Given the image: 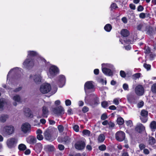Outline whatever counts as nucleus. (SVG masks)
Returning a JSON list of instances; mask_svg holds the SVG:
<instances>
[{
  "instance_id": "1",
  "label": "nucleus",
  "mask_w": 156,
  "mask_h": 156,
  "mask_svg": "<svg viewBox=\"0 0 156 156\" xmlns=\"http://www.w3.org/2000/svg\"><path fill=\"white\" fill-rule=\"evenodd\" d=\"M84 101L85 103L92 106H94L99 103L98 98L97 95L92 94L85 97Z\"/></svg>"
},
{
  "instance_id": "2",
  "label": "nucleus",
  "mask_w": 156,
  "mask_h": 156,
  "mask_svg": "<svg viewBox=\"0 0 156 156\" xmlns=\"http://www.w3.org/2000/svg\"><path fill=\"white\" fill-rule=\"evenodd\" d=\"M58 73V68L55 66H51L49 69L48 75L50 78H51L56 75Z\"/></svg>"
},
{
  "instance_id": "3",
  "label": "nucleus",
  "mask_w": 156,
  "mask_h": 156,
  "mask_svg": "<svg viewBox=\"0 0 156 156\" xmlns=\"http://www.w3.org/2000/svg\"><path fill=\"white\" fill-rule=\"evenodd\" d=\"M40 91L43 94H46L49 92L51 90V87L49 84L44 83L42 84L40 88Z\"/></svg>"
},
{
  "instance_id": "4",
  "label": "nucleus",
  "mask_w": 156,
  "mask_h": 156,
  "mask_svg": "<svg viewBox=\"0 0 156 156\" xmlns=\"http://www.w3.org/2000/svg\"><path fill=\"white\" fill-rule=\"evenodd\" d=\"M148 112L144 110H142L140 112V119L142 122L146 123L148 120Z\"/></svg>"
},
{
  "instance_id": "5",
  "label": "nucleus",
  "mask_w": 156,
  "mask_h": 156,
  "mask_svg": "<svg viewBox=\"0 0 156 156\" xmlns=\"http://www.w3.org/2000/svg\"><path fill=\"white\" fill-rule=\"evenodd\" d=\"M115 137L116 140L119 141H122L125 139V133L122 131H118L115 133Z\"/></svg>"
},
{
  "instance_id": "6",
  "label": "nucleus",
  "mask_w": 156,
  "mask_h": 156,
  "mask_svg": "<svg viewBox=\"0 0 156 156\" xmlns=\"http://www.w3.org/2000/svg\"><path fill=\"white\" fill-rule=\"evenodd\" d=\"M3 131L6 135H10L14 132V128L12 125L6 126L4 127Z\"/></svg>"
},
{
  "instance_id": "7",
  "label": "nucleus",
  "mask_w": 156,
  "mask_h": 156,
  "mask_svg": "<svg viewBox=\"0 0 156 156\" xmlns=\"http://www.w3.org/2000/svg\"><path fill=\"white\" fill-rule=\"evenodd\" d=\"M53 112L57 116L61 115L64 114V110L61 106H59L54 108L53 109Z\"/></svg>"
},
{
  "instance_id": "8",
  "label": "nucleus",
  "mask_w": 156,
  "mask_h": 156,
  "mask_svg": "<svg viewBox=\"0 0 156 156\" xmlns=\"http://www.w3.org/2000/svg\"><path fill=\"white\" fill-rule=\"evenodd\" d=\"M45 138L49 141H52L54 139L53 138L51 129H47L44 132Z\"/></svg>"
},
{
  "instance_id": "9",
  "label": "nucleus",
  "mask_w": 156,
  "mask_h": 156,
  "mask_svg": "<svg viewBox=\"0 0 156 156\" xmlns=\"http://www.w3.org/2000/svg\"><path fill=\"white\" fill-rule=\"evenodd\" d=\"M85 145V143L84 141L80 140L77 141L75 144V147L76 149L80 150L84 149Z\"/></svg>"
},
{
  "instance_id": "10",
  "label": "nucleus",
  "mask_w": 156,
  "mask_h": 156,
  "mask_svg": "<svg viewBox=\"0 0 156 156\" xmlns=\"http://www.w3.org/2000/svg\"><path fill=\"white\" fill-rule=\"evenodd\" d=\"M135 92L138 95H142L144 93V89L143 86L139 85L136 86L135 89Z\"/></svg>"
},
{
  "instance_id": "11",
  "label": "nucleus",
  "mask_w": 156,
  "mask_h": 156,
  "mask_svg": "<svg viewBox=\"0 0 156 156\" xmlns=\"http://www.w3.org/2000/svg\"><path fill=\"white\" fill-rule=\"evenodd\" d=\"M58 83L60 87H62L65 84L66 81L65 76L60 75L58 77Z\"/></svg>"
},
{
  "instance_id": "12",
  "label": "nucleus",
  "mask_w": 156,
  "mask_h": 156,
  "mask_svg": "<svg viewBox=\"0 0 156 156\" xmlns=\"http://www.w3.org/2000/svg\"><path fill=\"white\" fill-rule=\"evenodd\" d=\"M135 130L139 133H141L145 130V127L141 123H138L135 128Z\"/></svg>"
},
{
  "instance_id": "13",
  "label": "nucleus",
  "mask_w": 156,
  "mask_h": 156,
  "mask_svg": "<svg viewBox=\"0 0 156 156\" xmlns=\"http://www.w3.org/2000/svg\"><path fill=\"white\" fill-rule=\"evenodd\" d=\"M33 148V149L37 153H40L43 148L42 144L38 143L36 144L34 147L31 146Z\"/></svg>"
},
{
  "instance_id": "14",
  "label": "nucleus",
  "mask_w": 156,
  "mask_h": 156,
  "mask_svg": "<svg viewBox=\"0 0 156 156\" xmlns=\"http://www.w3.org/2000/svg\"><path fill=\"white\" fill-rule=\"evenodd\" d=\"M94 86L92 83V81H89L86 82L84 84V89L86 93L87 92L88 90L92 89Z\"/></svg>"
},
{
  "instance_id": "15",
  "label": "nucleus",
  "mask_w": 156,
  "mask_h": 156,
  "mask_svg": "<svg viewBox=\"0 0 156 156\" xmlns=\"http://www.w3.org/2000/svg\"><path fill=\"white\" fill-rule=\"evenodd\" d=\"M60 139V138H58V142H64L65 144H69L71 142V138L67 136H65L62 138L61 140Z\"/></svg>"
},
{
  "instance_id": "16",
  "label": "nucleus",
  "mask_w": 156,
  "mask_h": 156,
  "mask_svg": "<svg viewBox=\"0 0 156 156\" xmlns=\"http://www.w3.org/2000/svg\"><path fill=\"white\" fill-rule=\"evenodd\" d=\"M147 26L146 24L141 23L137 26V29L139 30H141L143 32L145 31L147 28Z\"/></svg>"
},
{
  "instance_id": "17",
  "label": "nucleus",
  "mask_w": 156,
  "mask_h": 156,
  "mask_svg": "<svg viewBox=\"0 0 156 156\" xmlns=\"http://www.w3.org/2000/svg\"><path fill=\"white\" fill-rule=\"evenodd\" d=\"M127 99L130 103H132L136 99V95L133 93H130L127 95Z\"/></svg>"
},
{
  "instance_id": "18",
  "label": "nucleus",
  "mask_w": 156,
  "mask_h": 156,
  "mask_svg": "<svg viewBox=\"0 0 156 156\" xmlns=\"http://www.w3.org/2000/svg\"><path fill=\"white\" fill-rule=\"evenodd\" d=\"M38 55L37 53L35 51H30V57H35L37 56ZM34 65V59L32 60L31 61L30 60V67H33Z\"/></svg>"
},
{
  "instance_id": "19",
  "label": "nucleus",
  "mask_w": 156,
  "mask_h": 156,
  "mask_svg": "<svg viewBox=\"0 0 156 156\" xmlns=\"http://www.w3.org/2000/svg\"><path fill=\"white\" fill-rule=\"evenodd\" d=\"M23 74L21 72L17 73L14 76L15 80L17 81H20L23 78Z\"/></svg>"
},
{
  "instance_id": "20",
  "label": "nucleus",
  "mask_w": 156,
  "mask_h": 156,
  "mask_svg": "<svg viewBox=\"0 0 156 156\" xmlns=\"http://www.w3.org/2000/svg\"><path fill=\"white\" fill-rule=\"evenodd\" d=\"M29 124L28 123H25L22 126L21 130L24 133H26L29 130Z\"/></svg>"
},
{
  "instance_id": "21",
  "label": "nucleus",
  "mask_w": 156,
  "mask_h": 156,
  "mask_svg": "<svg viewBox=\"0 0 156 156\" xmlns=\"http://www.w3.org/2000/svg\"><path fill=\"white\" fill-rule=\"evenodd\" d=\"M16 140L15 138H11L8 140L7 142V145L9 148H12L14 146Z\"/></svg>"
},
{
  "instance_id": "22",
  "label": "nucleus",
  "mask_w": 156,
  "mask_h": 156,
  "mask_svg": "<svg viewBox=\"0 0 156 156\" xmlns=\"http://www.w3.org/2000/svg\"><path fill=\"white\" fill-rule=\"evenodd\" d=\"M102 70L103 73L108 76H111L112 75V73L111 70L105 67L102 68Z\"/></svg>"
},
{
  "instance_id": "23",
  "label": "nucleus",
  "mask_w": 156,
  "mask_h": 156,
  "mask_svg": "<svg viewBox=\"0 0 156 156\" xmlns=\"http://www.w3.org/2000/svg\"><path fill=\"white\" fill-rule=\"evenodd\" d=\"M145 31L146 32V33L147 34L150 36L153 35L155 34V32L153 29L152 27L150 26H148L147 30Z\"/></svg>"
},
{
  "instance_id": "24",
  "label": "nucleus",
  "mask_w": 156,
  "mask_h": 156,
  "mask_svg": "<svg viewBox=\"0 0 156 156\" xmlns=\"http://www.w3.org/2000/svg\"><path fill=\"white\" fill-rule=\"evenodd\" d=\"M44 149L47 152H52L54 151V147L52 145H46L44 146Z\"/></svg>"
},
{
  "instance_id": "25",
  "label": "nucleus",
  "mask_w": 156,
  "mask_h": 156,
  "mask_svg": "<svg viewBox=\"0 0 156 156\" xmlns=\"http://www.w3.org/2000/svg\"><path fill=\"white\" fill-rule=\"evenodd\" d=\"M23 67L24 69H28L29 68V58H27L25 59L23 63Z\"/></svg>"
},
{
  "instance_id": "26",
  "label": "nucleus",
  "mask_w": 156,
  "mask_h": 156,
  "mask_svg": "<svg viewBox=\"0 0 156 156\" xmlns=\"http://www.w3.org/2000/svg\"><path fill=\"white\" fill-rule=\"evenodd\" d=\"M48 112V108L45 106H44L42 109V116L43 117L47 118Z\"/></svg>"
},
{
  "instance_id": "27",
  "label": "nucleus",
  "mask_w": 156,
  "mask_h": 156,
  "mask_svg": "<svg viewBox=\"0 0 156 156\" xmlns=\"http://www.w3.org/2000/svg\"><path fill=\"white\" fill-rule=\"evenodd\" d=\"M121 35L124 37H126L129 35V32L127 29H123L121 31Z\"/></svg>"
},
{
  "instance_id": "28",
  "label": "nucleus",
  "mask_w": 156,
  "mask_h": 156,
  "mask_svg": "<svg viewBox=\"0 0 156 156\" xmlns=\"http://www.w3.org/2000/svg\"><path fill=\"white\" fill-rule=\"evenodd\" d=\"M105 139V136L103 134H100L98 137V140L99 143L103 142Z\"/></svg>"
},
{
  "instance_id": "29",
  "label": "nucleus",
  "mask_w": 156,
  "mask_h": 156,
  "mask_svg": "<svg viewBox=\"0 0 156 156\" xmlns=\"http://www.w3.org/2000/svg\"><path fill=\"white\" fill-rule=\"evenodd\" d=\"M150 127L152 131H154L156 129V122L153 121L151 123Z\"/></svg>"
},
{
  "instance_id": "30",
  "label": "nucleus",
  "mask_w": 156,
  "mask_h": 156,
  "mask_svg": "<svg viewBox=\"0 0 156 156\" xmlns=\"http://www.w3.org/2000/svg\"><path fill=\"white\" fill-rule=\"evenodd\" d=\"M37 139L35 137L31 136H30V144H34L37 142Z\"/></svg>"
},
{
  "instance_id": "31",
  "label": "nucleus",
  "mask_w": 156,
  "mask_h": 156,
  "mask_svg": "<svg viewBox=\"0 0 156 156\" xmlns=\"http://www.w3.org/2000/svg\"><path fill=\"white\" fill-rule=\"evenodd\" d=\"M34 82L36 83H39L41 82V76H35L34 79Z\"/></svg>"
},
{
  "instance_id": "32",
  "label": "nucleus",
  "mask_w": 156,
  "mask_h": 156,
  "mask_svg": "<svg viewBox=\"0 0 156 156\" xmlns=\"http://www.w3.org/2000/svg\"><path fill=\"white\" fill-rule=\"evenodd\" d=\"M18 149L20 151H24L27 149L26 146L23 144H20L18 146Z\"/></svg>"
},
{
  "instance_id": "33",
  "label": "nucleus",
  "mask_w": 156,
  "mask_h": 156,
  "mask_svg": "<svg viewBox=\"0 0 156 156\" xmlns=\"http://www.w3.org/2000/svg\"><path fill=\"white\" fill-rule=\"evenodd\" d=\"M116 121L117 124L119 125H122L124 122L123 119L121 117L118 118Z\"/></svg>"
},
{
  "instance_id": "34",
  "label": "nucleus",
  "mask_w": 156,
  "mask_h": 156,
  "mask_svg": "<svg viewBox=\"0 0 156 156\" xmlns=\"http://www.w3.org/2000/svg\"><path fill=\"white\" fill-rule=\"evenodd\" d=\"M112 26L110 24H107L104 27L105 30L107 32H110L112 29Z\"/></svg>"
},
{
  "instance_id": "35",
  "label": "nucleus",
  "mask_w": 156,
  "mask_h": 156,
  "mask_svg": "<svg viewBox=\"0 0 156 156\" xmlns=\"http://www.w3.org/2000/svg\"><path fill=\"white\" fill-rule=\"evenodd\" d=\"M5 101L2 99H0V111H2L3 109Z\"/></svg>"
},
{
  "instance_id": "36",
  "label": "nucleus",
  "mask_w": 156,
  "mask_h": 156,
  "mask_svg": "<svg viewBox=\"0 0 156 156\" xmlns=\"http://www.w3.org/2000/svg\"><path fill=\"white\" fill-rule=\"evenodd\" d=\"M148 141L150 144L153 145L155 143V140L154 137L150 136L149 137Z\"/></svg>"
},
{
  "instance_id": "37",
  "label": "nucleus",
  "mask_w": 156,
  "mask_h": 156,
  "mask_svg": "<svg viewBox=\"0 0 156 156\" xmlns=\"http://www.w3.org/2000/svg\"><path fill=\"white\" fill-rule=\"evenodd\" d=\"M12 99L15 101L19 102L20 101L21 98L19 95H16L13 97Z\"/></svg>"
},
{
  "instance_id": "38",
  "label": "nucleus",
  "mask_w": 156,
  "mask_h": 156,
  "mask_svg": "<svg viewBox=\"0 0 156 156\" xmlns=\"http://www.w3.org/2000/svg\"><path fill=\"white\" fill-rule=\"evenodd\" d=\"M151 90L153 94H156V83L153 84L151 86Z\"/></svg>"
},
{
  "instance_id": "39",
  "label": "nucleus",
  "mask_w": 156,
  "mask_h": 156,
  "mask_svg": "<svg viewBox=\"0 0 156 156\" xmlns=\"http://www.w3.org/2000/svg\"><path fill=\"white\" fill-rule=\"evenodd\" d=\"M24 115L27 117H29V108H24Z\"/></svg>"
},
{
  "instance_id": "40",
  "label": "nucleus",
  "mask_w": 156,
  "mask_h": 156,
  "mask_svg": "<svg viewBox=\"0 0 156 156\" xmlns=\"http://www.w3.org/2000/svg\"><path fill=\"white\" fill-rule=\"evenodd\" d=\"M82 133L83 135L89 136L90 135V132L88 130L84 129Z\"/></svg>"
},
{
  "instance_id": "41",
  "label": "nucleus",
  "mask_w": 156,
  "mask_h": 156,
  "mask_svg": "<svg viewBox=\"0 0 156 156\" xmlns=\"http://www.w3.org/2000/svg\"><path fill=\"white\" fill-rule=\"evenodd\" d=\"M125 122L128 127H131L133 126V122L131 120L126 121Z\"/></svg>"
},
{
  "instance_id": "42",
  "label": "nucleus",
  "mask_w": 156,
  "mask_h": 156,
  "mask_svg": "<svg viewBox=\"0 0 156 156\" xmlns=\"http://www.w3.org/2000/svg\"><path fill=\"white\" fill-rule=\"evenodd\" d=\"M108 125H109V128L110 129H113L115 126V124L112 121H109L108 123Z\"/></svg>"
},
{
  "instance_id": "43",
  "label": "nucleus",
  "mask_w": 156,
  "mask_h": 156,
  "mask_svg": "<svg viewBox=\"0 0 156 156\" xmlns=\"http://www.w3.org/2000/svg\"><path fill=\"white\" fill-rule=\"evenodd\" d=\"M23 87L22 86L19 87H18L16 88L13 90L14 93H17L20 91L22 89Z\"/></svg>"
},
{
  "instance_id": "44",
  "label": "nucleus",
  "mask_w": 156,
  "mask_h": 156,
  "mask_svg": "<svg viewBox=\"0 0 156 156\" xmlns=\"http://www.w3.org/2000/svg\"><path fill=\"white\" fill-rule=\"evenodd\" d=\"M102 106L105 108H107L108 106V103L106 101H103L101 102Z\"/></svg>"
},
{
  "instance_id": "45",
  "label": "nucleus",
  "mask_w": 156,
  "mask_h": 156,
  "mask_svg": "<svg viewBox=\"0 0 156 156\" xmlns=\"http://www.w3.org/2000/svg\"><path fill=\"white\" fill-rule=\"evenodd\" d=\"M58 128L59 133H62L63 132L64 129V127L62 125H59L58 126Z\"/></svg>"
},
{
  "instance_id": "46",
  "label": "nucleus",
  "mask_w": 156,
  "mask_h": 156,
  "mask_svg": "<svg viewBox=\"0 0 156 156\" xmlns=\"http://www.w3.org/2000/svg\"><path fill=\"white\" fill-rule=\"evenodd\" d=\"M106 146L104 144H102L98 147L99 150L101 151H104L106 149Z\"/></svg>"
},
{
  "instance_id": "47",
  "label": "nucleus",
  "mask_w": 156,
  "mask_h": 156,
  "mask_svg": "<svg viewBox=\"0 0 156 156\" xmlns=\"http://www.w3.org/2000/svg\"><path fill=\"white\" fill-rule=\"evenodd\" d=\"M144 67L146 69L147 71L150 70L151 69V65L147 64L146 63H144Z\"/></svg>"
},
{
  "instance_id": "48",
  "label": "nucleus",
  "mask_w": 156,
  "mask_h": 156,
  "mask_svg": "<svg viewBox=\"0 0 156 156\" xmlns=\"http://www.w3.org/2000/svg\"><path fill=\"white\" fill-rule=\"evenodd\" d=\"M140 73H137L133 75V76L135 79L139 78L140 76Z\"/></svg>"
},
{
  "instance_id": "49",
  "label": "nucleus",
  "mask_w": 156,
  "mask_h": 156,
  "mask_svg": "<svg viewBox=\"0 0 156 156\" xmlns=\"http://www.w3.org/2000/svg\"><path fill=\"white\" fill-rule=\"evenodd\" d=\"M110 8H111V10H112L113 9H115L116 8H118V7L117 6V4L115 3H113L111 4Z\"/></svg>"
},
{
  "instance_id": "50",
  "label": "nucleus",
  "mask_w": 156,
  "mask_h": 156,
  "mask_svg": "<svg viewBox=\"0 0 156 156\" xmlns=\"http://www.w3.org/2000/svg\"><path fill=\"white\" fill-rule=\"evenodd\" d=\"M151 51V50L150 48L149 47H146L144 49V53L145 54H149Z\"/></svg>"
},
{
  "instance_id": "51",
  "label": "nucleus",
  "mask_w": 156,
  "mask_h": 156,
  "mask_svg": "<svg viewBox=\"0 0 156 156\" xmlns=\"http://www.w3.org/2000/svg\"><path fill=\"white\" fill-rule=\"evenodd\" d=\"M89 108L87 106H84L83 107L82 111L83 113H86L89 111Z\"/></svg>"
},
{
  "instance_id": "52",
  "label": "nucleus",
  "mask_w": 156,
  "mask_h": 156,
  "mask_svg": "<svg viewBox=\"0 0 156 156\" xmlns=\"http://www.w3.org/2000/svg\"><path fill=\"white\" fill-rule=\"evenodd\" d=\"M122 87L125 90H129V86L127 83H124Z\"/></svg>"
},
{
  "instance_id": "53",
  "label": "nucleus",
  "mask_w": 156,
  "mask_h": 156,
  "mask_svg": "<svg viewBox=\"0 0 156 156\" xmlns=\"http://www.w3.org/2000/svg\"><path fill=\"white\" fill-rule=\"evenodd\" d=\"M73 129L74 130L76 131V132H78L79 130V126L78 125H75L73 126Z\"/></svg>"
},
{
  "instance_id": "54",
  "label": "nucleus",
  "mask_w": 156,
  "mask_h": 156,
  "mask_svg": "<svg viewBox=\"0 0 156 156\" xmlns=\"http://www.w3.org/2000/svg\"><path fill=\"white\" fill-rule=\"evenodd\" d=\"M6 115L2 116L0 117V120L2 122H4L6 121Z\"/></svg>"
},
{
  "instance_id": "55",
  "label": "nucleus",
  "mask_w": 156,
  "mask_h": 156,
  "mask_svg": "<svg viewBox=\"0 0 156 156\" xmlns=\"http://www.w3.org/2000/svg\"><path fill=\"white\" fill-rule=\"evenodd\" d=\"M120 76L123 78H125L126 76V73L123 71L121 70L120 72Z\"/></svg>"
},
{
  "instance_id": "56",
  "label": "nucleus",
  "mask_w": 156,
  "mask_h": 156,
  "mask_svg": "<svg viewBox=\"0 0 156 156\" xmlns=\"http://www.w3.org/2000/svg\"><path fill=\"white\" fill-rule=\"evenodd\" d=\"M119 98H115L113 101V103L116 105H118L119 104Z\"/></svg>"
},
{
  "instance_id": "57",
  "label": "nucleus",
  "mask_w": 156,
  "mask_h": 156,
  "mask_svg": "<svg viewBox=\"0 0 156 156\" xmlns=\"http://www.w3.org/2000/svg\"><path fill=\"white\" fill-rule=\"evenodd\" d=\"M107 115L105 113L103 114L101 116V119L102 120H105L107 118Z\"/></svg>"
},
{
  "instance_id": "58",
  "label": "nucleus",
  "mask_w": 156,
  "mask_h": 156,
  "mask_svg": "<svg viewBox=\"0 0 156 156\" xmlns=\"http://www.w3.org/2000/svg\"><path fill=\"white\" fill-rule=\"evenodd\" d=\"M144 9V8L143 6L141 5H139L137 7V10L138 12H141L143 11Z\"/></svg>"
},
{
  "instance_id": "59",
  "label": "nucleus",
  "mask_w": 156,
  "mask_h": 156,
  "mask_svg": "<svg viewBox=\"0 0 156 156\" xmlns=\"http://www.w3.org/2000/svg\"><path fill=\"white\" fill-rule=\"evenodd\" d=\"M65 104L67 106L70 105L71 104V101L69 99L66 100L65 101Z\"/></svg>"
},
{
  "instance_id": "60",
  "label": "nucleus",
  "mask_w": 156,
  "mask_h": 156,
  "mask_svg": "<svg viewBox=\"0 0 156 156\" xmlns=\"http://www.w3.org/2000/svg\"><path fill=\"white\" fill-rule=\"evenodd\" d=\"M37 138L38 140H41L43 139V137L41 134H38L37 135Z\"/></svg>"
},
{
  "instance_id": "61",
  "label": "nucleus",
  "mask_w": 156,
  "mask_h": 156,
  "mask_svg": "<svg viewBox=\"0 0 156 156\" xmlns=\"http://www.w3.org/2000/svg\"><path fill=\"white\" fill-rule=\"evenodd\" d=\"M129 8L132 10H135L136 9V6L133 3H131L129 5Z\"/></svg>"
},
{
  "instance_id": "62",
  "label": "nucleus",
  "mask_w": 156,
  "mask_h": 156,
  "mask_svg": "<svg viewBox=\"0 0 156 156\" xmlns=\"http://www.w3.org/2000/svg\"><path fill=\"white\" fill-rule=\"evenodd\" d=\"M144 105V102L143 101H142L137 104V107L139 108H141Z\"/></svg>"
},
{
  "instance_id": "63",
  "label": "nucleus",
  "mask_w": 156,
  "mask_h": 156,
  "mask_svg": "<svg viewBox=\"0 0 156 156\" xmlns=\"http://www.w3.org/2000/svg\"><path fill=\"white\" fill-rule=\"evenodd\" d=\"M146 14L141 13L139 14V17L141 19H144L146 17Z\"/></svg>"
},
{
  "instance_id": "64",
  "label": "nucleus",
  "mask_w": 156,
  "mask_h": 156,
  "mask_svg": "<svg viewBox=\"0 0 156 156\" xmlns=\"http://www.w3.org/2000/svg\"><path fill=\"white\" fill-rule=\"evenodd\" d=\"M58 147L59 149L61 151L63 150L65 148L64 145L62 144H58Z\"/></svg>"
}]
</instances>
